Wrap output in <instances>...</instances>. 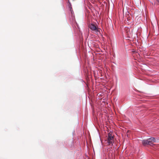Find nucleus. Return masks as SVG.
<instances>
[{
	"label": "nucleus",
	"mask_w": 159,
	"mask_h": 159,
	"mask_svg": "<svg viewBox=\"0 0 159 159\" xmlns=\"http://www.w3.org/2000/svg\"><path fill=\"white\" fill-rule=\"evenodd\" d=\"M129 130H128L127 133H128V132H129Z\"/></svg>",
	"instance_id": "obj_7"
},
{
	"label": "nucleus",
	"mask_w": 159,
	"mask_h": 159,
	"mask_svg": "<svg viewBox=\"0 0 159 159\" xmlns=\"http://www.w3.org/2000/svg\"><path fill=\"white\" fill-rule=\"evenodd\" d=\"M127 20L128 21V17H127Z\"/></svg>",
	"instance_id": "obj_6"
},
{
	"label": "nucleus",
	"mask_w": 159,
	"mask_h": 159,
	"mask_svg": "<svg viewBox=\"0 0 159 159\" xmlns=\"http://www.w3.org/2000/svg\"><path fill=\"white\" fill-rule=\"evenodd\" d=\"M125 30L127 34V37H126V39L129 40V29L128 27H126L125 28Z\"/></svg>",
	"instance_id": "obj_4"
},
{
	"label": "nucleus",
	"mask_w": 159,
	"mask_h": 159,
	"mask_svg": "<svg viewBox=\"0 0 159 159\" xmlns=\"http://www.w3.org/2000/svg\"><path fill=\"white\" fill-rule=\"evenodd\" d=\"M156 140L153 137H151L147 140H144L142 141V143L144 146L148 144L152 146L154 143L156 142Z\"/></svg>",
	"instance_id": "obj_3"
},
{
	"label": "nucleus",
	"mask_w": 159,
	"mask_h": 159,
	"mask_svg": "<svg viewBox=\"0 0 159 159\" xmlns=\"http://www.w3.org/2000/svg\"><path fill=\"white\" fill-rule=\"evenodd\" d=\"M132 52H133V53H134V52H135V51H133Z\"/></svg>",
	"instance_id": "obj_5"
},
{
	"label": "nucleus",
	"mask_w": 159,
	"mask_h": 159,
	"mask_svg": "<svg viewBox=\"0 0 159 159\" xmlns=\"http://www.w3.org/2000/svg\"><path fill=\"white\" fill-rule=\"evenodd\" d=\"M89 27L91 31V32L93 33L98 34L99 32L100 29L98 28L97 25H94L93 23L89 24Z\"/></svg>",
	"instance_id": "obj_2"
},
{
	"label": "nucleus",
	"mask_w": 159,
	"mask_h": 159,
	"mask_svg": "<svg viewBox=\"0 0 159 159\" xmlns=\"http://www.w3.org/2000/svg\"><path fill=\"white\" fill-rule=\"evenodd\" d=\"M106 143L109 145H113L114 142V138L112 133L110 132L108 134L107 140L105 141Z\"/></svg>",
	"instance_id": "obj_1"
}]
</instances>
